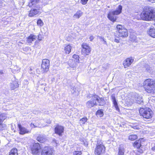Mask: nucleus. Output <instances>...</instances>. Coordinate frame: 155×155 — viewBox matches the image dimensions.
<instances>
[{
    "mask_svg": "<svg viewBox=\"0 0 155 155\" xmlns=\"http://www.w3.org/2000/svg\"><path fill=\"white\" fill-rule=\"evenodd\" d=\"M139 112L141 116H142L144 118L150 119L151 118L153 112L151 109L146 107L141 108L140 109Z\"/></svg>",
    "mask_w": 155,
    "mask_h": 155,
    "instance_id": "7ed1b4c3",
    "label": "nucleus"
},
{
    "mask_svg": "<svg viewBox=\"0 0 155 155\" xmlns=\"http://www.w3.org/2000/svg\"><path fill=\"white\" fill-rule=\"evenodd\" d=\"M112 101L116 100L115 97L114 95H112L111 96Z\"/></svg>",
    "mask_w": 155,
    "mask_h": 155,
    "instance_id": "49530a36",
    "label": "nucleus"
},
{
    "mask_svg": "<svg viewBox=\"0 0 155 155\" xmlns=\"http://www.w3.org/2000/svg\"><path fill=\"white\" fill-rule=\"evenodd\" d=\"M97 105V103L92 98V100L88 101L86 103V106L88 108H91Z\"/></svg>",
    "mask_w": 155,
    "mask_h": 155,
    "instance_id": "f3484780",
    "label": "nucleus"
},
{
    "mask_svg": "<svg viewBox=\"0 0 155 155\" xmlns=\"http://www.w3.org/2000/svg\"><path fill=\"white\" fill-rule=\"evenodd\" d=\"M9 155H18L17 149L14 148L12 149L10 151Z\"/></svg>",
    "mask_w": 155,
    "mask_h": 155,
    "instance_id": "cd10ccee",
    "label": "nucleus"
},
{
    "mask_svg": "<svg viewBox=\"0 0 155 155\" xmlns=\"http://www.w3.org/2000/svg\"><path fill=\"white\" fill-rule=\"evenodd\" d=\"M133 128L135 129H138L139 128V127L137 126H134Z\"/></svg>",
    "mask_w": 155,
    "mask_h": 155,
    "instance_id": "3c124183",
    "label": "nucleus"
},
{
    "mask_svg": "<svg viewBox=\"0 0 155 155\" xmlns=\"http://www.w3.org/2000/svg\"><path fill=\"white\" fill-rule=\"evenodd\" d=\"M96 115L100 117H101L103 115V112L102 110H98L96 113Z\"/></svg>",
    "mask_w": 155,
    "mask_h": 155,
    "instance_id": "c756f323",
    "label": "nucleus"
},
{
    "mask_svg": "<svg viewBox=\"0 0 155 155\" xmlns=\"http://www.w3.org/2000/svg\"><path fill=\"white\" fill-rule=\"evenodd\" d=\"M148 34L151 37L155 38V28H151L148 32Z\"/></svg>",
    "mask_w": 155,
    "mask_h": 155,
    "instance_id": "a878e982",
    "label": "nucleus"
},
{
    "mask_svg": "<svg viewBox=\"0 0 155 155\" xmlns=\"http://www.w3.org/2000/svg\"><path fill=\"white\" fill-rule=\"evenodd\" d=\"M18 127L19 128V133L21 135H24L26 134H28L30 132V131L28 130V129L25 127L22 126L20 124H18Z\"/></svg>",
    "mask_w": 155,
    "mask_h": 155,
    "instance_id": "4468645a",
    "label": "nucleus"
},
{
    "mask_svg": "<svg viewBox=\"0 0 155 155\" xmlns=\"http://www.w3.org/2000/svg\"><path fill=\"white\" fill-rule=\"evenodd\" d=\"M115 15L113 11L110 12L108 14L107 18L111 21L114 22L117 20V17Z\"/></svg>",
    "mask_w": 155,
    "mask_h": 155,
    "instance_id": "dca6fc26",
    "label": "nucleus"
},
{
    "mask_svg": "<svg viewBox=\"0 0 155 155\" xmlns=\"http://www.w3.org/2000/svg\"><path fill=\"white\" fill-rule=\"evenodd\" d=\"M122 7L121 5H119L118 7L116 8V10L113 12L114 13L115 15H118L122 12Z\"/></svg>",
    "mask_w": 155,
    "mask_h": 155,
    "instance_id": "5701e85b",
    "label": "nucleus"
},
{
    "mask_svg": "<svg viewBox=\"0 0 155 155\" xmlns=\"http://www.w3.org/2000/svg\"><path fill=\"white\" fill-rule=\"evenodd\" d=\"M99 38H100L101 40H102V41H104V38L102 37H101V36H99Z\"/></svg>",
    "mask_w": 155,
    "mask_h": 155,
    "instance_id": "8fccbe9b",
    "label": "nucleus"
},
{
    "mask_svg": "<svg viewBox=\"0 0 155 155\" xmlns=\"http://www.w3.org/2000/svg\"><path fill=\"white\" fill-rule=\"evenodd\" d=\"M80 141L81 144H84L85 146L87 145V142L85 139L84 138L80 139Z\"/></svg>",
    "mask_w": 155,
    "mask_h": 155,
    "instance_id": "e433bc0d",
    "label": "nucleus"
},
{
    "mask_svg": "<svg viewBox=\"0 0 155 155\" xmlns=\"http://www.w3.org/2000/svg\"><path fill=\"white\" fill-rule=\"evenodd\" d=\"M143 152V150L140 148H137L135 153L137 155H140V154L142 153Z\"/></svg>",
    "mask_w": 155,
    "mask_h": 155,
    "instance_id": "72a5a7b5",
    "label": "nucleus"
},
{
    "mask_svg": "<svg viewBox=\"0 0 155 155\" xmlns=\"http://www.w3.org/2000/svg\"><path fill=\"white\" fill-rule=\"evenodd\" d=\"M81 152L74 151L73 155H81Z\"/></svg>",
    "mask_w": 155,
    "mask_h": 155,
    "instance_id": "79ce46f5",
    "label": "nucleus"
},
{
    "mask_svg": "<svg viewBox=\"0 0 155 155\" xmlns=\"http://www.w3.org/2000/svg\"><path fill=\"white\" fill-rule=\"evenodd\" d=\"M72 46L70 45H66L64 47L65 53L66 54H69L71 51Z\"/></svg>",
    "mask_w": 155,
    "mask_h": 155,
    "instance_id": "b1692460",
    "label": "nucleus"
},
{
    "mask_svg": "<svg viewBox=\"0 0 155 155\" xmlns=\"http://www.w3.org/2000/svg\"><path fill=\"white\" fill-rule=\"evenodd\" d=\"M38 9H31L30 11L29 14V16L30 17H33L35 15H37L40 13L38 11L40 10V7H39L38 8H37Z\"/></svg>",
    "mask_w": 155,
    "mask_h": 155,
    "instance_id": "a211bd4d",
    "label": "nucleus"
},
{
    "mask_svg": "<svg viewBox=\"0 0 155 155\" xmlns=\"http://www.w3.org/2000/svg\"><path fill=\"white\" fill-rule=\"evenodd\" d=\"M145 68H146V70L148 72H150L151 69V68L149 66H148V65L146 64L145 66Z\"/></svg>",
    "mask_w": 155,
    "mask_h": 155,
    "instance_id": "37998d69",
    "label": "nucleus"
},
{
    "mask_svg": "<svg viewBox=\"0 0 155 155\" xmlns=\"http://www.w3.org/2000/svg\"><path fill=\"white\" fill-rule=\"evenodd\" d=\"M21 2H22L24 3V2L25 1V0H19Z\"/></svg>",
    "mask_w": 155,
    "mask_h": 155,
    "instance_id": "5fc2aeb1",
    "label": "nucleus"
},
{
    "mask_svg": "<svg viewBox=\"0 0 155 155\" xmlns=\"http://www.w3.org/2000/svg\"><path fill=\"white\" fill-rule=\"evenodd\" d=\"M41 155H53L52 149L48 147H44L42 151Z\"/></svg>",
    "mask_w": 155,
    "mask_h": 155,
    "instance_id": "f8f14e48",
    "label": "nucleus"
},
{
    "mask_svg": "<svg viewBox=\"0 0 155 155\" xmlns=\"http://www.w3.org/2000/svg\"><path fill=\"white\" fill-rule=\"evenodd\" d=\"M64 127L58 125H57L54 128L55 133L61 136H62V134L64 132Z\"/></svg>",
    "mask_w": 155,
    "mask_h": 155,
    "instance_id": "9b49d317",
    "label": "nucleus"
},
{
    "mask_svg": "<svg viewBox=\"0 0 155 155\" xmlns=\"http://www.w3.org/2000/svg\"><path fill=\"white\" fill-rule=\"evenodd\" d=\"M143 139H140V140L136 141L134 142V146L137 148H140L142 146V141Z\"/></svg>",
    "mask_w": 155,
    "mask_h": 155,
    "instance_id": "393cba45",
    "label": "nucleus"
},
{
    "mask_svg": "<svg viewBox=\"0 0 155 155\" xmlns=\"http://www.w3.org/2000/svg\"><path fill=\"white\" fill-rule=\"evenodd\" d=\"M33 125V126L34 127H39V124H32V123H31L30 124V126L32 127Z\"/></svg>",
    "mask_w": 155,
    "mask_h": 155,
    "instance_id": "a18cd8bd",
    "label": "nucleus"
},
{
    "mask_svg": "<svg viewBox=\"0 0 155 155\" xmlns=\"http://www.w3.org/2000/svg\"><path fill=\"white\" fill-rule=\"evenodd\" d=\"M82 52L83 54L88 55L91 51V49L90 47L86 43H84L82 45Z\"/></svg>",
    "mask_w": 155,
    "mask_h": 155,
    "instance_id": "6e6552de",
    "label": "nucleus"
},
{
    "mask_svg": "<svg viewBox=\"0 0 155 155\" xmlns=\"http://www.w3.org/2000/svg\"><path fill=\"white\" fill-rule=\"evenodd\" d=\"M37 24L38 25L42 26L43 25V23L41 19H40L38 20L37 22Z\"/></svg>",
    "mask_w": 155,
    "mask_h": 155,
    "instance_id": "ea45409f",
    "label": "nucleus"
},
{
    "mask_svg": "<svg viewBox=\"0 0 155 155\" xmlns=\"http://www.w3.org/2000/svg\"><path fill=\"white\" fill-rule=\"evenodd\" d=\"M144 88L149 93H153L155 90V82L151 79L146 80L144 82Z\"/></svg>",
    "mask_w": 155,
    "mask_h": 155,
    "instance_id": "f03ea898",
    "label": "nucleus"
},
{
    "mask_svg": "<svg viewBox=\"0 0 155 155\" xmlns=\"http://www.w3.org/2000/svg\"><path fill=\"white\" fill-rule=\"evenodd\" d=\"M120 39L119 38H115L114 41L117 43H118L119 42Z\"/></svg>",
    "mask_w": 155,
    "mask_h": 155,
    "instance_id": "de8ad7c7",
    "label": "nucleus"
},
{
    "mask_svg": "<svg viewBox=\"0 0 155 155\" xmlns=\"http://www.w3.org/2000/svg\"><path fill=\"white\" fill-rule=\"evenodd\" d=\"M6 125L3 123V122H0V129L3 130L5 129L6 127Z\"/></svg>",
    "mask_w": 155,
    "mask_h": 155,
    "instance_id": "58836bf2",
    "label": "nucleus"
},
{
    "mask_svg": "<svg viewBox=\"0 0 155 155\" xmlns=\"http://www.w3.org/2000/svg\"><path fill=\"white\" fill-rule=\"evenodd\" d=\"M88 0H81V2L83 5H85Z\"/></svg>",
    "mask_w": 155,
    "mask_h": 155,
    "instance_id": "c03bdc74",
    "label": "nucleus"
},
{
    "mask_svg": "<svg viewBox=\"0 0 155 155\" xmlns=\"http://www.w3.org/2000/svg\"><path fill=\"white\" fill-rule=\"evenodd\" d=\"M41 147L39 143H35L31 148V153L33 155H38L40 152Z\"/></svg>",
    "mask_w": 155,
    "mask_h": 155,
    "instance_id": "0eeeda50",
    "label": "nucleus"
},
{
    "mask_svg": "<svg viewBox=\"0 0 155 155\" xmlns=\"http://www.w3.org/2000/svg\"><path fill=\"white\" fill-rule=\"evenodd\" d=\"M73 58L74 59L73 60H75L76 62H79V57L78 55L76 54H74L73 56Z\"/></svg>",
    "mask_w": 155,
    "mask_h": 155,
    "instance_id": "f704fd0d",
    "label": "nucleus"
},
{
    "mask_svg": "<svg viewBox=\"0 0 155 155\" xmlns=\"http://www.w3.org/2000/svg\"><path fill=\"white\" fill-rule=\"evenodd\" d=\"M50 66V61L47 59L42 60L41 65V71L43 73L47 72L49 70Z\"/></svg>",
    "mask_w": 155,
    "mask_h": 155,
    "instance_id": "423d86ee",
    "label": "nucleus"
},
{
    "mask_svg": "<svg viewBox=\"0 0 155 155\" xmlns=\"http://www.w3.org/2000/svg\"><path fill=\"white\" fill-rule=\"evenodd\" d=\"M113 104L114 105V106L117 110L118 111H119L120 109L118 107L117 102L116 100L115 101H113Z\"/></svg>",
    "mask_w": 155,
    "mask_h": 155,
    "instance_id": "c9c22d12",
    "label": "nucleus"
},
{
    "mask_svg": "<svg viewBox=\"0 0 155 155\" xmlns=\"http://www.w3.org/2000/svg\"><path fill=\"white\" fill-rule=\"evenodd\" d=\"M124 149L122 147H120L118 153L119 155H124Z\"/></svg>",
    "mask_w": 155,
    "mask_h": 155,
    "instance_id": "2f4dec72",
    "label": "nucleus"
},
{
    "mask_svg": "<svg viewBox=\"0 0 155 155\" xmlns=\"http://www.w3.org/2000/svg\"><path fill=\"white\" fill-rule=\"evenodd\" d=\"M38 84L41 85H44L45 86L46 84L45 83V81L43 79L40 80L38 82Z\"/></svg>",
    "mask_w": 155,
    "mask_h": 155,
    "instance_id": "4c0bfd02",
    "label": "nucleus"
},
{
    "mask_svg": "<svg viewBox=\"0 0 155 155\" xmlns=\"http://www.w3.org/2000/svg\"><path fill=\"white\" fill-rule=\"evenodd\" d=\"M37 140L43 143L47 140L45 136L42 135H39L37 137Z\"/></svg>",
    "mask_w": 155,
    "mask_h": 155,
    "instance_id": "aec40b11",
    "label": "nucleus"
},
{
    "mask_svg": "<svg viewBox=\"0 0 155 155\" xmlns=\"http://www.w3.org/2000/svg\"><path fill=\"white\" fill-rule=\"evenodd\" d=\"M83 13L81 11H78L73 16L74 19L79 18L83 15Z\"/></svg>",
    "mask_w": 155,
    "mask_h": 155,
    "instance_id": "4be33fe9",
    "label": "nucleus"
},
{
    "mask_svg": "<svg viewBox=\"0 0 155 155\" xmlns=\"http://www.w3.org/2000/svg\"><path fill=\"white\" fill-rule=\"evenodd\" d=\"M39 1V0H30L28 3L29 6L30 7H32L33 5H35Z\"/></svg>",
    "mask_w": 155,
    "mask_h": 155,
    "instance_id": "bb28decb",
    "label": "nucleus"
},
{
    "mask_svg": "<svg viewBox=\"0 0 155 155\" xmlns=\"http://www.w3.org/2000/svg\"><path fill=\"white\" fill-rule=\"evenodd\" d=\"M37 38L36 36L32 34H31L27 38V41L28 43H31L32 41H34Z\"/></svg>",
    "mask_w": 155,
    "mask_h": 155,
    "instance_id": "412c9836",
    "label": "nucleus"
},
{
    "mask_svg": "<svg viewBox=\"0 0 155 155\" xmlns=\"http://www.w3.org/2000/svg\"><path fill=\"white\" fill-rule=\"evenodd\" d=\"M7 118V116L5 114H2L0 115V122H3Z\"/></svg>",
    "mask_w": 155,
    "mask_h": 155,
    "instance_id": "c85d7f7f",
    "label": "nucleus"
},
{
    "mask_svg": "<svg viewBox=\"0 0 155 155\" xmlns=\"http://www.w3.org/2000/svg\"><path fill=\"white\" fill-rule=\"evenodd\" d=\"M117 28L118 30L117 35L119 37H126L128 35L127 30L121 25H117Z\"/></svg>",
    "mask_w": 155,
    "mask_h": 155,
    "instance_id": "20e7f679",
    "label": "nucleus"
},
{
    "mask_svg": "<svg viewBox=\"0 0 155 155\" xmlns=\"http://www.w3.org/2000/svg\"><path fill=\"white\" fill-rule=\"evenodd\" d=\"M79 62H76L75 60L70 59L68 61V64L69 66L73 68V70H75L78 66Z\"/></svg>",
    "mask_w": 155,
    "mask_h": 155,
    "instance_id": "ddd939ff",
    "label": "nucleus"
},
{
    "mask_svg": "<svg viewBox=\"0 0 155 155\" xmlns=\"http://www.w3.org/2000/svg\"><path fill=\"white\" fill-rule=\"evenodd\" d=\"M104 41V44H107V42H106V41H105V40H104V41Z\"/></svg>",
    "mask_w": 155,
    "mask_h": 155,
    "instance_id": "6e6d98bb",
    "label": "nucleus"
},
{
    "mask_svg": "<svg viewBox=\"0 0 155 155\" xmlns=\"http://www.w3.org/2000/svg\"><path fill=\"white\" fill-rule=\"evenodd\" d=\"M19 87V84L18 81L16 80H14L10 85V88L11 90H13Z\"/></svg>",
    "mask_w": 155,
    "mask_h": 155,
    "instance_id": "6ab92c4d",
    "label": "nucleus"
},
{
    "mask_svg": "<svg viewBox=\"0 0 155 155\" xmlns=\"http://www.w3.org/2000/svg\"><path fill=\"white\" fill-rule=\"evenodd\" d=\"M140 17L144 21L155 20V11L151 7L147 8L141 13Z\"/></svg>",
    "mask_w": 155,
    "mask_h": 155,
    "instance_id": "f257e3e1",
    "label": "nucleus"
},
{
    "mask_svg": "<svg viewBox=\"0 0 155 155\" xmlns=\"http://www.w3.org/2000/svg\"><path fill=\"white\" fill-rule=\"evenodd\" d=\"M76 89L74 87H72L71 88V91L72 93L75 95L78 94V91H76Z\"/></svg>",
    "mask_w": 155,
    "mask_h": 155,
    "instance_id": "473e14b6",
    "label": "nucleus"
},
{
    "mask_svg": "<svg viewBox=\"0 0 155 155\" xmlns=\"http://www.w3.org/2000/svg\"><path fill=\"white\" fill-rule=\"evenodd\" d=\"M94 39V37L93 36H91L90 37V39L91 41H92Z\"/></svg>",
    "mask_w": 155,
    "mask_h": 155,
    "instance_id": "09e8293b",
    "label": "nucleus"
},
{
    "mask_svg": "<svg viewBox=\"0 0 155 155\" xmlns=\"http://www.w3.org/2000/svg\"><path fill=\"white\" fill-rule=\"evenodd\" d=\"M152 3L155 2V0H147Z\"/></svg>",
    "mask_w": 155,
    "mask_h": 155,
    "instance_id": "603ef678",
    "label": "nucleus"
},
{
    "mask_svg": "<svg viewBox=\"0 0 155 155\" xmlns=\"http://www.w3.org/2000/svg\"><path fill=\"white\" fill-rule=\"evenodd\" d=\"M152 150H155V146L153 147L152 148Z\"/></svg>",
    "mask_w": 155,
    "mask_h": 155,
    "instance_id": "864d4df0",
    "label": "nucleus"
},
{
    "mask_svg": "<svg viewBox=\"0 0 155 155\" xmlns=\"http://www.w3.org/2000/svg\"><path fill=\"white\" fill-rule=\"evenodd\" d=\"M0 73L1 74H2L3 73V72L2 71H1V70L0 71Z\"/></svg>",
    "mask_w": 155,
    "mask_h": 155,
    "instance_id": "4d7b16f0",
    "label": "nucleus"
},
{
    "mask_svg": "<svg viewBox=\"0 0 155 155\" xmlns=\"http://www.w3.org/2000/svg\"><path fill=\"white\" fill-rule=\"evenodd\" d=\"M134 59L132 58H128L125 59L124 61L123 64L125 68L129 66L133 61Z\"/></svg>",
    "mask_w": 155,
    "mask_h": 155,
    "instance_id": "2eb2a0df",
    "label": "nucleus"
},
{
    "mask_svg": "<svg viewBox=\"0 0 155 155\" xmlns=\"http://www.w3.org/2000/svg\"><path fill=\"white\" fill-rule=\"evenodd\" d=\"M92 98L95 101H97L99 103V106H103L105 104V102L102 97H100L98 95H94L92 97Z\"/></svg>",
    "mask_w": 155,
    "mask_h": 155,
    "instance_id": "9d476101",
    "label": "nucleus"
},
{
    "mask_svg": "<svg viewBox=\"0 0 155 155\" xmlns=\"http://www.w3.org/2000/svg\"><path fill=\"white\" fill-rule=\"evenodd\" d=\"M132 97V99L131 102L132 103L136 102L139 104H143V101L142 98L140 97H139L137 94H135L134 95V97Z\"/></svg>",
    "mask_w": 155,
    "mask_h": 155,
    "instance_id": "1a4fd4ad",
    "label": "nucleus"
},
{
    "mask_svg": "<svg viewBox=\"0 0 155 155\" xmlns=\"http://www.w3.org/2000/svg\"><path fill=\"white\" fill-rule=\"evenodd\" d=\"M137 138V136L136 135H131L129 137V140L133 141L136 140Z\"/></svg>",
    "mask_w": 155,
    "mask_h": 155,
    "instance_id": "7c9ffc66",
    "label": "nucleus"
},
{
    "mask_svg": "<svg viewBox=\"0 0 155 155\" xmlns=\"http://www.w3.org/2000/svg\"><path fill=\"white\" fill-rule=\"evenodd\" d=\"M105 148L101 141H98L97 146L95 148V153L96 154L100 155L105 151Z\"/></svg>",
    "mask_w": 155,
    "mask_h": 155,
    "instance_id": "39448f33",
    "label": "nucleus"
},
{
    "mask_svg": "<svg viewBox=\"0 0 155 155\" xmlns=\"http://www.w3.org/2000/svg\"><path fill=\"white\" fill-rule=\"evenodd\" d=\"M87 120V118H83L80 120V122L83 124H84Z\"/></svg>",
    "mask_w": 155,
    "mask_h": 155,
    "instance_id": "a19ab883",
    "label": "nucleus"
}]
</instances>
